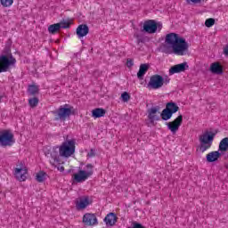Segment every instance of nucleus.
I'll return each mask as SVG.
<instances>
[{
    "mask_svg": "<svg viewBox=\"0 0 228 228\" xmlns=\"http://www.w3.org/2000/svg\"><path fill=\"white\" fill-rule=\"evenodd\" d=\"M95 156V151L94 149H91L90 151L87 153V158H94Z\"/></svg>",
    "mask_w": 228,
    "mask_h": 228,
    "instance_id": "nucleus-33",
    "label": "nucleus"
},
{
    "mask_svg": "<svg viewBox=\"0 0 228 228\" xmlns=\"http://www.w3.org/2000/svg\"><path fill=\"white\" fill-rule=\"evenodd\" d=\"M187 3H193V4H199L202 3V0H187Z\"/></svg>",
    "mask_w": 228,
    "mask_h": 228,
    "instance_id": "nucleus-34",
    "label": "nucleus"
},
{
    "mask_svg": "<svg viewBox=\"0 0 228 228\" xmlns=\"http://www.w3.org/2000/svg\"><path fill=\"white\" fill-rule=\"evenodd\" d=\"M165 42L167 45L162 46V53L165 54H176V56H184L188 53L190 45L179 34L169 33L166 36Z\"/></svg>",
    "mask_w": 228,
    "mask_h": 228,
    "instance_id": "nucleus-1",
    "label": "nucleus"
},
{
    "mask_svg": "<svg viewBox=\"0 0 228 228\" xmlns=\"http://www.w3.org/2000/svg\"><path fill=\"white\" fill-rule=\"evenodd\" d=\"M0 3L4 8H8L13 4V0H0Z\"/></svg>",
    "mask_w": 228,
    "mask_h": 228,
    "instance_id": "nucleus-30",
    "label": "nucleus"
},
{
    "mask_svg": "<svg viewBox=\"0 0 228 228\" xmlns=\"http://www.w3.org/2000/svg\"><path fill=\"white\" fill-rule=\"evenodd\" d=\"M58 170H60L61 172H63V170H65V167H58Z\"/></svg>",
    "mask_w": 228,
    "mask_h": 228,
    "instance_id": "nucleus-39",
    "label": "nucleus"
},
{
    "mask_svg": "<svg viewBox=\"0 0 228 228\" xmlns=\"http://www.w3.org/2000/svg\"><path fill=\"white\" fill-rule=\"evenodd\" d=\"M205 26L207 28H211V27L215 26V19L210 18V19L206 20Z\"/></svg>",
    "mask_w": 228,
    "mask_h": 228,
    "instance_id": "nucleus-31",
    "label": "nucleus"
},
{
    "mask_svg": "<svg viewBox=\"0 0 228 228\" xmlns=\"http://www.w3.org/2000/svg\"><path fill=\"white\" fill-rule=\"evenodd\" d=\"M137 42H138V44H143V38H142V37H137Z\"/></svg>",
    "mask_w": 228,
    "mask_h": 228,
    "instance_id": "nucleus-37",
    "label": "nucleus"
},
{
    "mask_svg": "<svg viewBox=\"0 0 228 228\" xmlns=\"http://www.w3.org/2000/svg\"><path fill=\"white\" fill-rule=\"evenodd\" d=\"M88 204L89 202L87 198L80 200L79 202L77 203V209H85Z\"/></svg>",
    "mask_w": 228,
    "mask_h": 228,
    "instance_id": "nucleus-26",
    "label": "nucleus"
},
{
    "mask_svg": "<svg viewBox=\"0 0 228 228\" xmlns=\"http://www.w3.org/2000/svg\"><path fill=\"white\" fill-rule=\"evenodd\" d=\"M69 28H70V23L69 22L55 23L48 27V31L51 35H56L60 29H69Z\"/></svg>",
    "mask_w": 228,
    "mask_h": 228,
    "instance_id": "nucleus-12",
    "label": "nucleus"
},
{
    "mask_svg": "<svg viewBox=\"0 0 228 228\" xmlns=\"http://www.w3.org/2000/svg\"><path fill=\"white\" fill-rule=\"evenodd\" d=\"M75 113L76 110H74V107H69V104H65L64 107L61 106L57 110V117L59 120L65 121L67 118H70V115H74Z\"/></svg>",
    "mask_w": 228,
    "mask_h": 228,
    "instance_id": "nucleus-6",
    "label": "nucleus"
},
{
    "mask_svg": "<svg viewBox=\"0 0 228 228\" xmlns=\"http://www.w3.org/2000/svg\"><path fill=\"white\" fill-rule=\"evenodd\" d=\"M126 65H127V67H133V65H134V63L133 62L132 60H127Z\"/></svg>",
    "mask_w": 228,
    "mask_h": 228,
    "instance_id": "nucleus-35",
    "label": "nucleus"
},
{
    "mask_svg": "<svg viewBox=\"0 0 228 228\" xmlns=\"http://www.w3.org/2000/svg\"><path fill=\"white\" fill-rule=\"evenodd\" d=\"M163 77L160 75H152L148 83V87L151 90H159L163 86Z\"/></svg>",
    "mask_w": 228,
    "mask_h": 228,
    "instance_id": "nucleus-8",
    "label": "nucleus"
},
{
    "mask_svg": "<svg viewBox=\"0 0 228 228\" xmlns=\"http://www.w3.org/2000/svg\"><path fill=\"white\" fill-rule=\"evenodd\" d=\"M28 104H29L30 108H37L38 106V98H37V97L30 98L28 100Z\"/></svg>",
    "mask_w": 228,
    "mask_h": 228,
    "instance_id": "nucleus-29",
    "label": "nucleus"
},
{
    "mask_svg": "<svg viewBox=\"0 0 228 228\" xmlns=\"http://www.w3.org/2000/svg\"><path fill=\"white\" fill-rule=\"evenodd\" d=\"M148 118L151 124H154V122L159 120V107H152L148 110Z\"/></svg>",
    "mask_w": 228,
    "mask_h": 228,
    "instance_id": "nucleus-14",
    "label": "nucleus"
},
{
    "mask_svg": "<svg viewBox=\"0 0 228 228\" xmlns=\"http://www.w3.org/2000/svg\"><path fill=\"white\" fill-rule=\"evenodd\" d=\"M190 69V66H188V62H183L180 64H176L175 66H172L169 69V74L170 76H173V74H179L181 72H185Z\"/></svg>",
    "mask_w": 228,
    "mask_h": 228,
    "instance_id": "nucleus-13",
    "label": "nucleus"
},
{
    "mask_svg": "<svg viewBox=\"0 0 228 228\" xmlns=\"http://www.w3.org/2000/svg\"><path fill=\"white\" fill-rule=\"evenodd\" d=\"M17 60L12 54V49L10 46H5L0 55V74L3 72H8L12 67H15Z\"/></svg>",
    "mask_w": 228,
    "mask_h": 228,
    "instance_id": "nucleus-2",
    "label": "nucleus"
},
{
    "mask_svg": "<svg viewBox=\"0 0 228 228\" xmlns=\"http://www.w3.org/2000/svg\"><path fill=\"white\" fill-rule=\"evenodd\" d=\"M76 152V140H66L59 147V154L61 158H70Z\"/></svg>",
    "mask_w": 228,
    "mask_h": 228,
    "instance_id": "nucleus-4",
    "label": "nucleus"
},
{
    "mask_svg": "<svg viewBox=\"0 0 228 228\" xmlns=\"http://www.w3.org/2000/svg\"><path fill=\"white\" fill-rule=\"evenodd\" d=\"M222 156L220 151H212L207 154V161L208 163H214V161H218V159Z\"/></svg>",
    "mask_w": 228,
    "mask_h": 228,
    "instance_id": "nucleus-20",
    "label": "nucleus"
},
{
    "mask_svg": "<svg viewBox=\"0 0 228 228\" xmlns=\"http://www.w3.org/2000/svg\"><path fill=\"white\" fill-rule=\"evenodd\" d=\"M215 136H216V134L211 131H206L203 134L200 135L199 140L200 152H206L208 149H211Z\"/></svg>",
    "mask_w": 228,
    "mask_h": 228,
    "instance_id": "nucleus-3",
    "label": "nucleus"
},
{
    "mask_svg": "<svg viewBox=\"0 0 228 228\" xmlns=\"http://www.w3.org/2000/svg\"><path fill=\"white\" fill-rule=\"evenodd\" d=\"M172 112L167 109H164L160 114L162 120H170L172 118Z\"/></svg>",
    "mask_w": 228,
    "mask_h": 228,
    "instance_id": "nucleus-25",
    "label": "nucleus"
},
{
    "mask_svg": "<svg viewBox=\"0 0 228 228\" xmlns=\"http://www.w3.org/2000/svg\"><path fill=\"white\" fill-rule=\"evenodd\" d=\"M15 143V139H13V134L10 130H5L0 133V144L2 147H11Z\"/></svg>",
    "mask_w": 228,
    "mask_h": 228,
    "instance_id": "nucleus-7",
    "label": "nucleus"
},
{
    "mask_svg": "<svg viewBox=\"0 0 228 228\" xmlns=\"http://www.w3.org/2000/svg\"><path fill=\"white\" fill-rule=\"evenodd\" d=\"M45 175L46 174L44 171L37 173L36 175L37 183H44V181H45Z\"/></svg>",
    "mask_w": 228,
    "mask_h": 228,
    "instance_id": "nucleus-28",
    "label": "nucleus"
},
{
    "mask_svg": "<svg viewBox=\"0 0 228 228\" xmlns=\"http://www.w3.org/2000/svg\"><path fill=\"white\" fill-rule=\"evenodd\" d=\"M104 115H106V110L104 109L97 108L92 110V117H94V118H101V117H104Z\"/></svg>",
    "mask_w": 228,
    "mask_h": 228,
    "instance_id": "nucleus-22",
    "label": "nucleus"
},
{
    "mask_svg": "<svg viewBox=\"0 0 228 228\" xmlns=\"http://www.w3.org/2000/svg\"><path fill=\"white\" fill-rule=\"evenodd\" d=\"M86 167L87 171L78 170L77 173L73 175V179L76 181V183H85L88 177L94 175V166L92 164H87Z\"/></svg>",
    "mask_w": 228,
    "mask_h": 228,
    "instance_id": "nucleus-5",
    "label": "nucleus"
},
{
    "mask_svg": "<svg viewBox=\"0 0 228 228\" xmlns=\"http://www.w3.org/2000/svg\"><path fill=\"white\" fill-rule=\"evenodd\" d=\"M149 64H141L139 68V71L137 72V77L138 79H143V76L147 74V71L149 70Z\"/></svg>",
    "mask_w": 228,
    "mask_h": 228,
    "instance_id": "nucleus-21",
    "label": "nucleus"
},
{
    "mask_svg": "<svg viewBox=\"0 0 228 228\" xmlns=\"http://www.w3.org/2000/svg\"><path fill=\"white\" fill-rule=\"evenodd\" d=\"M121 99L123 101V102H127L129 101V99H131V95H129L127 94V92H124L122 94H121Z\"/></svg>",
    "mask_w": 228,
    "mask_h": 228,
    "instance_id": "nucleus-32",
    "label": "nucleus"
},
{
    "mask_svg": "<svg viewBox=\"0 0 228 228\" xmlns=\"http://www.w3.org/2000/svg\"><path fill=\"white\" fill-rule=\"evenodd\" d=\"M163 85H168V83H170V78L168 77H166V78H163Z\"/></svg>",
    "mask_w": 228,
    "mask_h": 228,
    "instance_id": "nucleus-36",
    "label": "nucleus"
},
{
    "mask_svg": "<svg viewBox=\"0 0 228 228\" xmlns=\"http://www.w3.org/2000/svg\"><path fill=\"white\" fill-rule=\"evenodd\" d=\"M210 71L212 74L222 75L224 74V68L220 65V62H214L210 65Z\"/></svg>",
    "mask_w": 228,
    "mask_h": 228,
    "instance_id": "nucleus-18",
    "label": "nucleus"
},
{
    "mask_svg": "<svg viewBox=\"0 0 228 228\" xmlns=\"http://www.w3.org/2000/svg\"><path fill=\"white\" fill-rule=\"evenodd\" d=\"M166 110H169L171 114L174 115V113H177V110H179V106L175 102H168L166 105Z\"/></svg>",
    "mask_w": 228,
    "mask_h": 228,
    "instance_id": "nucleus-24",
    "label": "nucleus"
},
{
    "mask_svg": "<svg viewBox=\"0 0 228 228\" xmlns=\"http://www.w3.org/2000/svg\"><path fill=\"white\" fill-rule=\"evenodd\" d=\"M60 148L54 147L51 152V159L50 163L53 165V167H56L57 165H60Z\"/></svg>",
    "mask_w": 228,
    "mask_h": 228,
    "instance_id": "nucleus-15",
    "label": "nucleus"
},
{
    "mask_svg": "<svg viewBox=\"0 0 228 228\" xmlns=\"http://www.w3.org/2000/svg\"><path fill=\"white\" fill-rule=\"evenodd\" d=\"M38 86L32 85L28 86V92L29 95H37V94H38Z\"/></svg>",
    "mask_w": 228,
    "mask_h": 228,
    "instance_id": "nucleus-27",
    "label": "nucleus"
},
{
    "mask_svg": "<svg viewBox=\"0 0 228 228\" xmlns=\"http://www.w3.org/2000/svg\"><path fill=\"white\" fill-rule=\"evenodd\" d=\"M117 220H118L117 215L113 212H110L105 216L103 222H105L107 227H113V225L117 224Z\"/></svg>",
    "mask_w": 228,
    "mask_h": 228,
    "instance_id": "nucleus-16",
    "label": "nucleus"
},
{
    "mask_svg": "<svg viewBox=\"0 0 228 228\" xmlns=\"http://www.w3.org/2000/svg\"><path fill=\"white\" fill-rule=\"evenodd\" d=\"M90 32V28L86 24H81L77 28V36L78 38H83V37H86Z\"/></svg>",
    "mask_w": 228,
    "mask_h": 228,
    "instance_id": "nucleus-17",
    "label": "nucleus"
},
{
    "mask_svg": "<svg viewBox=\"0 0 228 228\" xmlns=\"http://www.w3.org/2000/svg\"><path fill=\"white\" fill-rule=\"evenodd\" d=\"M224 53L226 56H228V45L224 49Z\"/></svg>",
    "mask_w": 228,
    "mask_h": 228,
    "instance_id": "nucleus-38",
    "label": "nucleus"
},
{
    "mask_svg": "<svg viewBox=\"0 0 228 228\" xmlns=\"http://www.w3.org/2000/svg\"><path fill=\"white\" fill-rule=\"evenodd\" d=\"M142 31L152 35L158 31V23H156V20H148L144 21L143 28Z\"/></svg>",
    "mask_w": 228,
    "mask_h": 228,
    "instance_id": "nucleus-10",
    "label": "nucleus"
},
{
    "mask_svg": "<svg viewBox=\"0 0 228 228\" xmlns=\"http://www.w3.org/2000/svg\"><path fill=\"white\" fill-rule=\"evenodd\" d=\"M82 222L85 225H88L90 227H94V225H99V221L97 220L95 214H85Z\"/></svg>",
    "mask_w": 228,
    "mask_h": 228,
    "instance_id": "nucleus-11",
    "label": "nucleus"
},
{
    "mask_svg": "<svg viewBox=\"0 0 228 228\" xmlns=\"http://www.w3.org/2000/svg\"><path fill=\"white\" fill-rule=\"evenodd\" d=\"M26 174H28V169L22 167L15 168L14 175H16L18 181H24L26 179Z\"/></svg>",
    "mask_w": 228,
    "mask_h": 228,
    "instance_id": "nucleus-19",
    "label": "nucleus"
},
{
    "mask_svg": "<svg viewBox=\"0 0 228 228\" xmlns=\"http://www.w3.org/2000/svg\"><path fill=\"white\" fill-rule=\"evenodd\" d=\"M183 124V115H179L174 121L167 123V129L175 134Z\"/></svg>",
    "mask_w": 228,
    "mask_h": 228,
    "instance_id": "nucleus-9",
    "label": "nucleus"
},
{
    "mask_svg": "<svg viewBox=\"0 0 228 228\" xmlns=\"http://www.w3.org/2000/svg\"><path fill=\"white\" fill-rule=\"evenodd\" d=\"M219 151L220 152H227L228 151V137H225L221 140L219 142Z\"/></svg>",
    "mask_w": 228,
    "mask_h": 228,
    "instance_id": "nucleus-23",
    "label": "nucleus"
}]
</instances>
